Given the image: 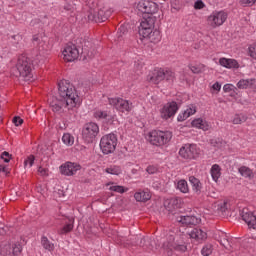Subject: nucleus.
<instances>
[{"mask_svg":"<svg viewBox=\"0 0 256 256\" xmlns=\"http://www.w3.org/2000/svg\"><path fill=\"white\" fill-rule=\"evenodd\" d=\"M136 239L137 240L134 242V245H139V247H146V249H149V251H154V249H157L155 241L151 238H143L141 236H137Z\"/></svg>","mask_w":256,"mask_h":256,"instance_id":"nucleus-24","label":"nucleus"},{"mask_svg":"<svg viewBox=\"0 0 256 256\" xmlns=\"http://www.w3.org/2000/svg\"><path fill=\"white\" fill-rule=\"evenodd\" d=\"M240 217H242L249 229L256 230V216L253 212H251L248 208H244L240 212Z\"/></svg>","mask_w":256,"mask_h":256,"instance_id":"nucleus-21","label":"nucleus"},{"mask_svg":"<svg viewBox=\"0 0 256 256\" xmlns=\"http://www.w3.org/2000/svg\"><path fill=\"white\" fill-rule=\"evenodd\" d=\"M238 173H240L241 177H244L245 179H253L255 177V174L253 173V170L247 166H241L238 169Z\"/></svg>","mask_w":256,"mask_h":256,"instance_id":"nucleus-28","label":"nucleus"},{"mask_svg":"<svg viewBox=\"0 0 256 256\" xmlns=\"http://www.w3.org/2000/svg\"><path fill=\"white\" fill-rule=\"evenodd\" d=\"M190 239L196 244L199 245L200 243H203L207 239V232L203 231V229L196 227L193 228L189 233H188Z\"/></svg>","mask_w":256,"mask_h":256,"instance_id":"nucleus-22","label":"nucleus"},{"mask_svg":"<svg viewBox=\"0 0 256 256\" xmlns=\"http://www.w3.org/2000/svg\"><path fill=\"white\" fill-rule=\"evenodd\" d=\"M210 144L212 145V147H216V149H221V147H223V139L213 138L210 140Z\"/></svg>","mask_w":256,"mask_h":256,"instance_id":"nucleus-42","label":"nucleus"},{"mask_svg":"<svg viewBox=\"0 0 256 256\" xmlns=\"http://www.w3.org/2000/svg\"><path fill=\"white\" fill-rule=\"evenodd\" d=\"M97 135H99V125H97V123L90 122L84 125L82 129V139L85 143H95Z\"/></svg>","mask_w":256,"mask_h":256,"instance_id":"nucleus-6","label":"nucleus"},{"mask_svg":"<svg viewBox=\"0 0 256 256\" xmlns=\"http://www.w3.org/2000/svg\"><path fill=\"white\" fill-rule=\"evenodd\" d=\"M249 55L252 57V59H256V44H252L249 47Z\"/></svg>","mask_w":256,"mask_h":256,"instance_id":"nucleus-51","label":"nucleus"},{"mask_svg":"<svg viewBox=\"0 0 256 256\" xmlns=\"http://www.w3.org/2000/svg\"><path fill=\"white\" fill-rule=\"evenodd\" d=\"M108 112L107 111H103V110H97L94 113V117L96 119H103L105 121L106 117H107Z\"/></svg>","mask_w":256,"mask_h":256,"instance_id":"nucleus-45","label":"nucleus"},{"mask_svg":"<svg viewBox=\"0 0 256 256\" xmlns=\"http://www.w3.org/2000/svg\"><path fill=\"white\" fill-rule=\"evenodd\" d=\"M83 43H85V39L83 38L76 39L75 44L68 43L67 46L62 51V55L65 61H68V62L77 61V59L81 57Z\"/></svg>","mask_w":256,"mask_h":256,"instance_id":"nucleus-2","label":"nucleus"},{"mask_svg":"<svg viewBox=\"0 0 256 256\" xmlns=\"http://www.w3.org/2000/svg\"><path fill=\"white\" fill-rule=\"evenodd\" d=\"M153 27H155V18L153 16H147L140 23L139 35H142V37L148 36L153 31Z\"/></svg>","mask_w":256,"mask_h":256,"instance_id":"nucleus-16","label":"nucleus"},{"mask_svg":"<svg viewBox=\"0 0 256 256\" xmlns=\"http://www.w3.org/2000/svg\"><path fill=\"white\" fill-rule=\"evenodd\" d=\"M176 221L182 225H185L186 227H193V225H199L201 223V218H197V216L193 215H186L178 216Z\"/></svg>","mask_w":256,"mask_h":256,"instance_id":"nucleus-23","label":"nucleus"},{"mask_svg":"<svg viewBox=\"0 0 256 256\" xmlns=\"http://www.w3.org/2000/svg\"><path fill=\"white\" fill-rule=\"evenodd\" d=\"M58 94L60 98L71 103V107H77L79 105V95L75 86L69 80H62L58 83Z\"/></svg>","mask_w":256,"mask_h":256,"instance_id":"nucleus-1","label":"nucleus"},{"mask_svg":"<svg viewBox=\"0 0 256 256\" xmlns=\"http://www.w3.org/2000/svg\"><path fill=\"white\" fill-rule=\"evenodd\" d=\"M109 191H114V193H127V191H129V188H125L123 186L120 185H112L109 187Z\"/></svg>","mask_w":256,"mask_h":256,"instance_id":"nucleus-40","label":"nucleus"},{"mask_svg":"<svg viewBox=\"0 0 256 256\" xmlns=\"http://www.w3.org/2000/svg\"><path fill=\"white\" fill-rule=\"evenodd\" d=\"M7 233V230L5 228L0 229V235H5Z\"/></svg>","mask_w":256,"mask_h":256,"instance_id":"nucleus-60","label":"nucleus"},{"mask_svg":"<svg viewBox=\"0 0 256 256\" xmlns=\"http://www.w3.org/2000/svg\"><path fill=\"white\" fill-rule=\"evenodd\" d=\"M172 137L173 134L170 131L152 130L148 133L146 139L151 143V145L161 147L163 145H167V143L171 141Z\"/></svg>","mask_w":256,"mask_h":256,"instance_id":"nucleus-4","label":"nucleus"},{"mask_svg":"<svg viewBox=\"0 0 256 256\" xmlns=\"http://www.w3.org/2000/svg\"><path fill=\"white\" fill-rule=\"evenodd\" d=\"M218 211H221L222 215H227V211H229V204L227 202L219 204Z\"/></svg>","mask_w":256,"mask_h":256,"instance_id":"nucleus-44","label":"nucleus"},{"mask_svg":"<svg viewBox=\"0 0 256 256\" xmlns=\"http://www.w3.org/2000/svg\"><path fill=\"white\" fill-rule=\"evenodd\" d=\"M31 59L27 56H20L16 64V77H20L23 81H31L33 79Z\"/></svg>","mask_w":256,"mask_h":256,"instance_id":"nucleus-3","label":"nucleus"},{"mask_svg":"<svg viewBox=\"0 0 256 256\" xmlns=\"http://www.w3.org/2000/svg\"><path fill=\"white\" fill-rule=\"evenodd\" d=\"M50 107L53 113H58V115H61V113H65V109H67V107L71 109V102H69V100H65V98L53 97L50 101Z\"/></svg>","mask_w":256,"mask_h":256,"instance_id":"nucleus-11","label":"nucleus"},{"mask_svg":"<svg viewBox=\"0 0 256 256\" xmlns=\"http://www.w3.org/2000/svg\"><path fill=\"white\" fill-rule=\"evenodd\" d=\"M134 199L138 202L146 203V201H149V199H151V194L145 191L136 192L134 194Z\"/></svg>","mask_w":256,"mask_h":256,"instance_id":"nucleus-32","label":"nucleus"},{"mask_svg":"<svg viewBox=\"0 0 256 256\" xmlns=\"http://www.w3.org/2000/svg\"><path fill=\"white\" fill-rule=\"evenodd\" d=\"M255 83V79H242L237 83L238 89H247L248 87H251Z\"/></svg>","mask_w":256,"mask_h":256,"instance_id":"nucleus-37","label":"nucleus"},{"mask_svg":"<svg viewBox=\"0 0 256 256\" xmlns=\"http://www.w3.org/2000/svg\"><path fill=\"white\" fill-rule=\"evenodd\" d=\"M163 249L166 251H181L184 253V251H187V246L185 244H177L175 242V236L168 235L166 238V241L162 244Z\"/></svg>","mask_w":256,"mask_h":256,"instance_id":"nucleus-12","label":"nucleus"},{"mask_svg":"<svg viewBox=\"0 0 256 256\" xmlns=\"http://www.w3.org/2000/svg\"><path fill=\"white\" fill-rule=\"evenodd\" d=\"M15 37H17V36H13V39H15Z\"/></svg>","mask_w":256,"mask_h":256,"instance_id":"nucleus-63","label":"nucleus"},{"mask_svg":"<svg viewBox=\"0 0 256 256\" xmlns=\"http://www.w3.org/2000/svg\"><path fill=\"white\" fill-rule=\"evenodd\" d=\"M177 189H179L181 193H187L189 191V185L185 180H179L177 183Z\"/></svg>","mask_w":256,"mask_h":256,"instance_id":"nucleus-39","label":"nucleus"},{"mask_svg":"<svg viewBox=\"0 0 256 256\" xmlns=\"http://www.w3.org/2000/svg\"><path fill=\"white\" fill-rule=\"evenodd\" d=\"M227 21V13L225 11H215L208 17V23L215 29L221 27Z\"/></svg>","mask_w":256,"mask_h":256,"instance_id":"nucleus-13","label":"nucleus"},{"mask_svg":"<svg viewBox=\"0 0 256 256\" xmlns=\"http://www.w3.org/2000/svg\"><path fill=\"white\" fill-rule=\"evenodd\" d=\"M117 147V136L115 134H107L100 140V149L104 155L113 153Z\"/></svg>","mask_w":256,"mask_h":256,"instance_id":"nucleus-7","label":"nucleus"},{"mask_svg":"<svg viewBox=\"0 0 256 256\" xmlns=\"http://www.w3.org/2000/svg\"><path fill=\"white\" fill-rule=\"evenodd\" d=\"M219 64L222 67H226V69H238L239 62L235 59H229V58H220Z\"/></svg>","mask_w":256,"mask_h":256,"instance_id":"nucleus-26","label":"nucleus"},{"mask_svg":"<svg viewBox=\"0 0 256 256\" xmlns=\"http://www.w3.org/2000/svg\"><path fill=\"white\" fill-rule=\"evenodd\" d=\"M1 159H3L4 163H9V161H11V154H9L7 151H4L1 154Z\"/></svg>","mask_w":256,"mask_h":256,"instance_id":"nucleus-50","label":"nucleus"},{"mask_svg":"<svg viewBox=\"0 0 256 256\" xmlns=\"http://www.w3.org/2000/svg\"><path fill=\"white\" fill-rule=\"evenodd\" d=\"M66 11H71V7L70 6H65Z\"/></svg>","mask_w":256,"mask_h":256,"instance_id":"nucleus-61","label":"nucleus"},{"mask_svg":"<svg viewBox=\"0 0 256 256\" xmlns=\"http://www.w3.org/2000/svg\"><path fill=\"white\" fill-rule=\"evenodd\" d=\"M189 183L192 187V191H194L195 195H207V186L204 187L203 183H201V180H199L197 177L195 176H190L189 177Z\"/></svg>","mask_w":256,"mask_h":256,"instance_id":"nucleus-20","label":"nucleus"},{"mask_svg":"<svg viewBox=\"0 0 256 256\" xmlns=\"http://www.w3.org/2000/svg\"><path fill=\"white\" fill-rule=\"evenodd\" d=\"M74 223L75 218H68L66 225H64L63 228L58 230L59 235H66V233H71V231H73Z\"/></svg>","mask_w":256,"mask_h":256,"instance_id":"nucleus-27","label":"nucleus"},{"mask_svg":"<svg viewBox=\"0 0 256 256\" xmlns=\"http://www.w3.org/2000/svg\"><path fill=\"white\" fill-rule=\"evenodd\" d=\"M96 54L97 51H95V48L92 47L91 42L89 40L84 39L80 59H83V61H87V59H93V57H95Z\"/></svg>","mask_w":256,"mask_h":256,"instance_id":"nucleus-19","label":"nucleus"},{"mask_svg":"<svg viewBox=\"0 0 256 256\" xmlns=\"http://www.w3.org/2000/svg\"><path fill=\"white\" fill-rule=\"evenodd\" d=\"M146 171H147V173H149V175H153V174L157 173V167H155V166H148Z\"/></svg>","mask_w":256,"mask_h":256,"instance_id":"nucleus-56","label":"nucleus"},{"mask_svg":"<svg viewBox=\"0 0 256 256\" xmlns=\"http://www.w3.org/2000/svg\"><path fill=\"white\" fill-rule=\"evenodd\" d=\"M62 141L64 145H73V143L75 142L73 136H71V134H64L62 136Z\"/></svg>","mask_w":256,"mask_h":256,"instance_id":"nucleus-41","label":"nucleus"},{"mask_svg":"<svg viewBox=\"0 0 256 256\" xmlns=\"http://www.w3.org/2000/svg\"><path fill=\"white\" fill-rule=\"evenodd\" d=\"M34 163H35V156L34 155H30L24 161V166L27 167V165H29V167H33Z\"/></svg>","mask_w":256,"mask_h":256,"instance_id":"nucleus-47","label":"nucleus"},{"mask_svg":"<svg viewBox=\"0 0 256 256\" xmlns=\"http://www.w3.org/2000/svg\"><path fill=\"white\" fill-rule=\"evenodd\" d=\"M33 41H37V37H34V38H33Z\"/></svg>","mask_w":256,"mask_h":256,"instance_id":"nucleus-62","label":"nucleus"},{"mask_svg":"<svg viewBox=\"0 0 256 256\" xmlns=\"http://www.w3.org/2000/svg\"><path fill=\"white\" fill-rule=\"evenodd\" d=\"M245 121H247V116L244 114H236L232 122L234 125H241V123H245Z\"/></svg>","mask_w":256,"mask_h":256,"instance_id":"nucleus-38","label":"nucleus"},{"mask_svg":"<svg viewBox=\"0 0 256 256\" xmlns=\"http://www.w3.org/2000/svg\"><path fill=\"white\" fill-rule=\"evenodd\" d=\"M203 7H205V3L202 0H197L194 3V9H203Z\"/></svg>","mask_w":256,"mask_h":256,"instance_id":"nucleus-54","label":"nucleus"},{"mask_svg":"<svg viewBox=\"0 0 256 256\" xmlns=\"http://www.w3.org/2000/svg\"><path fill=\"white\" fill-rule=\"evenodd\" d=\"M104 121L106 123H109L110 125H113V121H115V115L111 112H108V114H106V118L104 119Z\"/></svg>","mask_w":256,"mask_h":256,"instance_id":"nucleus-49","label":"nucleus"},{"mask_svg":"<svg viewBox=\"0 0 256 256\" xmlns=\"http://www.w3.org/2000/svg\"><path fill=\"white\" fill-rule=\"evenodd\" d=\"M212 88L214 89V91H221V84H219V82H215Z\"/></svg>","mask_w":256,"mask_h":256,"instance_id":"nucleus-57","label":"nucleus"},{"mask_svg":"<svg viewBox=\"0 0 256 256\" xmlns=\"http://www.w3.org/2000/svg\"><path fill=\"white\" fill-rule=\"evenodd\" d=\"M211 253H213V245L211 244H206L201 250L203 256H209Z\"/></svg>","mask_w":256,"mask_h":256,"instance_id":"nucleus-43","label":"nucleus"},{"mask_svg":"<svg viewBox=\"0 0 256 256\" xmlns=\"http://www.w3.org/2000/svg\"><path fill=\"white\" fill-rule=\"evenodd\" d=\"M109 105H112L119 113H131L133 111V102L123 98H108Z\"/></svg>","mask_w":256,"mask_h":256,"instance_id":"nucleus-8","label":"nucleus"},{"mask_svg":"<svg viewBox=\"0 0 256 256\" xmlns=\"http://www.w3.org/2000/svg\"><path fill=\"white\" fill-rule=\"evenodd\" d=\"M147 79L150 83H154L155 85L161 83L164 79L168 81V83H173L175 81V73L170 70H163L161 68L154 69L148 76Z\"/></svg>","mask_w":256,"mask_h":256,"instance_id":"nucleus-5","label":"nucleus"},{"mask_svg":"<svg viewBox=\"0 0 256 256\" xmlns=\"http://www.w3.org/2000/svg\"><path fill=\"white\" fill-rule=\"evenodd\" d=\"M240 3L243 7H253V5L256 3V0H240Z\"/></svg>","mask_w":256,"mask_h":256,"instance_id":"nucleus-48","label":"nucleus"},{"mask_svg":"<svg viewBox=\"0 0 256 256\" xmlns=\"http://www.w3.org/2000/svg\"><path fill=\"white\" fill-rule=\"evenodd\" d=\"M113 10L109 8H101L98 11L90 10L88 12V21H93L94 23H103L111 17Z\"/></svg>","mask_w":256,"mask_h":256,"instance_id":"nucleus-9","label":"nucleus"},{"mask_svg":"<svg viewBox=\"0 0 256 256\" xmlns=\"http://www.w3.org/2000/svg\"><path fill=\"white\" fill-rule=\"evenodd\" d=\"M105 173H108L109 175H121L123 170L121 169V166L112 165L105 169Z\"/></svg>","mask_w":256,"mask_h":256,"instance_id":"nucleus-36","label":"nucleus"},{"mask_svg":"<svg viewBox=\"0 0 256 256\" xmlns=\"http://www.w3.org/2000/svg\"><path fill=\"white\" fill-rule=\"evenodd\" d=\"M144 39H149L151 43H157L158 41H161V32L159 30H152L149 32V35L144 37Z\"/></svg>","mask_w":256,"mask_h":256,"instance_id":"nucleus-34","label":"nucleus"},{"mask_svg":"<svg viewBox=\"0 0 256 256\" xmlns=\"http://www.w3.org/2000/svg\"><path fill=\"white\" fill-rule=\"evenodd\" d=\"M233 89H235V86H233L232 84H225L223 86V91L225 93H231V91H233Z\"/></svg>","mask_w":256,"mask_h":256,"instance_id":"nucleus-53","label":"nucleus"},{"mask_svg":"<svg viewBox=\"0 0 256 256\" xmlns=\"http://www.w3.org/2000/svg\"><path fill=\"white\" fill-rule=\"evenodd\" d=\"M67 110H64L65 119L70 123H73L75 119H77V112L75 111V107H66Z\"/></svg>","mask_w":256,"mask_h":256,"instance_id":"nucleus-29","label":"nucleus"},{"mask_svg":"<svg viewBox=\"0 0 256 256\" xmlns=\"http://www.w3.org/2000/svg\"><path fill=\"white\" fill-rule=\"evenodd\" d=\"M197 113V110L195 109V106H191L188 109H186L182 114L178 115V121L182 122L185 121L186 119H189L191 115H195Z\"/></svg>","mask_w":256,"mask_h":256,"instance_id":"nucleus-30","label":"nucleus"},{"mask_svg":"<svg viewBox=\"0 0 256 256\" xmlns=\"http://www.w3.org/2000/svg\"><path fill=\"white\" fill-rule=\"evenodd\" d=\"M0 172H2V173H7V166H5V165H0Z\"/></svg>","mask_w":256,"mask_h":256,"instance_id":"nucleus-59","label":"nucleus"},{"mask_svg":"<svg viewBox=\"0 0 256 256\" xmlns=\"http://www.w3.org/2000/svg\"><path fill=\"white\" fill-rule=\"evenodd\" d=\"M13 123L16 125V127H19V125H23V119H21L19 116H16L13 118Z\"/></svg>","mask_w":256,"mask_h":256,"instance_id":"nucleus-55","label":"nucleus"},{"mask_svg":"<svg viewBox=\"0 0 256 256\" xmlns=\"http://www.w3.org/2000/svg\"><path fill=\"white\" fill-rule=\"evenodd\" d=\"M125 33H127V28L125 26H120L118 29V39H121Z\"/></svg>","mask_w":256,"mask_h":256,"instance_id":"nucleus-52","label":"nucleus"},{"mask_svg":"<svg viewBox=\"0 0 256 256\" xmlns=\"http://www.w3.org/2000/svg\"><path fill=\"white\" fill-rule=\"evenodd\" d=\"M61 175H65L66 177H71L75 175L81 169V165L75 162H66L62 164L60 167Z\"/></svg>","mask_w":256,"mask_h":256,"instance_id":"nucleus-17","label":"nucleus"},{"mask_svg":"<svg viewBox=\"0 0 256 256\" xmlns=\"http://www.w3.org/2000/svg\"><path fill=\"white\" fill-rule=\"evenodd\" d=\"M38 173H40V175H42V176H45V175H47V170L43 167H39Z\"/></svg>","mask_w":256,"mask_h":256,"instance_id":"nucleus-58","label":"nucleus"},{"mask_svg":"<svg viewBox=\"0 0 256 256\" xmlns=\"http://www.w3.org/2000/svg\"><path fill=\"white\" fill-rule=\"evenodd\" d=\"M179 207H181V203L180 200L177 198H170L164 201V208L166 209V211H168V213H172V215H175Z\"/></svg>","mask_w":256,"mask_h":256,"instance_id":"nucleus-25","label":"nucleus"},{"mask_svg":"<svg viewBox=\"0 0 256 256\" xmlns=\"http://www.w3.org/2000/svg\"><path fill=\"white\" fill-rule=\"evenodd\" d=\"M180 157L183 159H197L199 157V150L195 144H186L179 150Z\"/></svg>","mask_w":256,"mask_h":256,"instance_id":"nucleus-14","label":"nucleus"},{"mask_svg":"<svg viewBox=\"0 0 256 256\" xmlns=\"http://www.w3.org/2000/svg\"><path fill=\"white\" fill-rule=\"evenodd\" d=\"M137 9L140 13L148 15V17H153L159 11V5L153 1L144 0L137 4Z\"/></svg>","mask_w":256,"mask_h":256,"instance_id":"nucleus-10","label":"nucleus"},{"mask_svg":"<svg viewBox=\"0 0 256 256\" xmlns=\"http://www.w3.org/2000/svg\"><path fill=\"white\" fill-rule=\"evenodd\" d=\"M23 251L21 244H6L0 250V256H19Z\"/></svg>","mask_w":256,"mask_h":256,"instance_id":"nucleus-18","label":"nucleus"},{"mask_svg":"<svg viewBox=\"0 0 256 256\" xmlns=\"http://www.w3.org/2000/svg\"><path fill=\"white\" fill-rule=\"evenodd\" d=\"M41 245L46 251H53L55 249V244L49 241V238L45 236L41 238Z\"/></svg>","mask_w":256,"mask_h":256,"instance_id":"nucleus-35","label":"nucleus"},{"mask_svg":"<svg viewBox=\"0 0 256 256\" xmlns=\"http://www.w3.org/2000/svg\"><path fill=\"white\" fill-rule=\"evenodd\" d=\"M179 111V106L177 105V102L172 101L168 102L163 106V108L160 110V117L162 119H171V117H175V114Z\"/></svg>","mask_w":256,"mask_h":256,"instance_id":"nucleus-15","label":"nucleus"},{"mask_svg":"<svg viewBox=\"0 0 256 256\" xmlns=\"http://www.w3.org/2000/svg\"><path fill=\"white\" fill-rule=\"evenodd\" d=\"M189 69L192 73L199 74L203 71V65H190Z\"/></svg>","mask_w":256,"mask_h":256,"instance_id":"nucleus-46","label":"nucleus"},{"mask_svg":"<svg viewBox=\"0 0 256 256\" xmlns=\"http://www.w3.org/2000/svg\"><path fill=\"white\" fill-rule=\"evenodd\" d=\"M210 173L213 181L217 183V181H219V177H221V167L218 164H214L211 167Z\"/></svg>","mask_w":256,"mask_h":256,"instance_id":"nucleus-33","label":"nucleus"},{"mask_svg":"<svg viewBox=\"0 0 256 256\" xmlns=\"http://www.w3.org/2000/svg\"><path fill=\"white\" fill-rule=\"evenodd\" d=\"M191 125L197 129H202V131H209V124L201 118L193 120Z\"/></svg>","mask_w":256,"mask_h":256,"instance_id":"nucleus-31","label":"nucleus"}]
</instances>
